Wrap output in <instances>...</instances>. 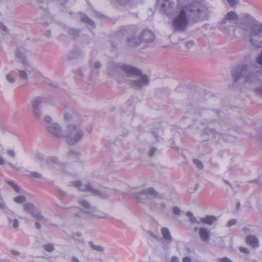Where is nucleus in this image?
<instances>
[{
    "label": "nucleus",
    "instance_id": "f257e3e1",
    "mask_svg": "<svg viewBox=\"0 0 262 262\" xmlns=\"http://www.w3.org/2000/svg\"><path fill=\"white\" fill-rule=\"evenodd\" d=\"M178 0H163L160 10L167 15H173L171 26L174 31H184L190 19L198 20L203 19L206 14V9L199 4L195 3L178 9Z\"/></svg>",
    "mask_w": 262,
    "mask_h": 262
},
{
    "label": "nucleus",
    "instance_id": "f03ea898",
    "mask_svg": "<svg viewBox=\"0 0 262 262\" xmlns=\"http://www.w3.org/2000/svg\"><path fill=\"white\" fill-rule=\"evenodd\" d=\"M235 82L250 85H258L262 82V66L256 64L242 65L233 74Z\"/></svg>",
    "mask_w": 262,
    "mask_h": 262
},
{
    "label": "nucleus",
    "instance_id": "7ed1b4c3",
    "mask_svg": "<svg viewBox=\"0 0 262 262\" xmlns=\"http://www.w3.org/2000/svg\"><path fill=\"white\" fill-rule=\"evenodd\" d=\"M129 84L136 89H142L148 85L149 79L141 71L132 66L125 65L122 67Z\"/></svg>",
    "mask_w": 262,
    "mask_h": 262
},
{
    "label": "nucleus",
    "instance_id": "20e7f679",
    "mask_svg": "<svg viewBox=\"0 0 262 262\" xmlns=\"http://www.w3.org/2000/svg\"><path fill=\"white\" fill-rule=\"evenodd\" d=\"M83 136L84 133L80 123L74 120V123L68 125L65 138L69 144L74 145L81 141Z\"/></svg>",
    "mask_w": 262,
    "mask_h": 262
},
{
    "label": "nucleus",
    "instance_id": "39448f33",
    "mask_svg": "<svg viewBox=\"0 0 262 262\" xmlns=\"http://www.w3.org/2000/svg\"><path fill=\"white\" fill-rule=\"evenodd\" d=\"M68 186L77 188L80 191L90 192L93 195L102 199H106L111 196L110 194L108 192L100 191L88 184L82 185L81 182L80 181L71 182L68 184Z\"/></svg>",
    "mask_w": 262,
    "mask_h": 262
},
{
    "label": "nucleus",
    "instance_id": "423d86ee",
    "mask_svg": "<svg viewBox=\"0 0 262 262\" xmlns=\"http://www.w3.org/2000/svg\"><path fill=\"white\" fill-rule=\"evenodd\" d=\"M250 41L252 45L257 48L262 47V25H253L251 28Z\"/></svg>",
    "mask_w": 262,
    "mask_h": 262
},
{
    "label": "nucleus",
    "instance_id": "0eeeda50",
    "mask_svg": "<svg viewBox=\"0 0 262 262\" xmlns=\"http://www.w3.org/2000/svg\"><path fill=\"white\" fill-rule=\"evenodd\" d=\"M159 193L153 188L150 187L141 190L135 194V197L140 203L145 202L152 198L158 197Z\"/></svg>",
    "mask_w": 262,
    "mask_h": 262
},
{
    "label": "nucleus",
    "instance_id": "6e6552de",
    "mask_svg": "<svg viewBox=\"0 0 262 262\" xmlns=\"http://www.w3.org/2000/svg\"><path fill=\"white\" fill-rule=\"evenodd\" d=\"M47 101V99L42 97H36L31 102L32 114L36 119L41 118L42 114L41 112V105Z\"/></svg>",
    "mask_w": 262,
    "mask_h": 262
},
{
    "label": "nucleus",
    "instance_id": "1a4fd4ad",
    "mask_svg": "<svg viewBox=\"0 0 262 262\" xmlns=\"http://www.w3.org/2000/svg\"><path fill=\"white\" fill-rule=\"evenodd\" d=\"M28 53L23 49H19L16 51V56L18 59L19 62L25 66V69L27 73L30 74L34 71V67L27 60Z\"/></svg>",
    "mask_w": 262,
    "mask_h": 262
},
{
    "label": "nucleus",
    "instance_id": "9d476101",
    "mask_svg": "<svg viewBox=\"0 0 262 262\" xmlns=\"http://www.w3.org/2000/svg\"><path fill=\"white\" fill-rule=\"evenodd\" d=\"M36 158L40 162H42L45 161L48 164L55 168H64V164L60 162L56 157H51L45 158L43 155L41 154H37L36 155Z\"/></svg>",
    "mask_w": 262,
    "mask_h": 262
},
{
    "label": "nucleus",
    "instance_id": "9b49d317",
    "mask_svg": "<svg viewBox=\"0 0 262 262\" xmlns=\"http://www.w3.org/2000/svg\"><path fill=\"white\" fill-rule=\"evenodd\" d=\"M89 219H103L107 217V214L93 207L88 211Z\"/></svg>",
    "mask_w": 262,
    "mask_h": 262
},
{
    "label": "nucleus",
    "instance_id": "f8f14e48",
    "mask_svg": "<svg viewBox=\"0 0 262 262\" xmlns=\"http://www.w3.org/2000/svg\"><path fill=\"white\" fill-rule=\"evenodd\" d=\"M47 131L55 136V137L60 138L63 137V134L59 125L56 123L49 124L47 126Z\"/></svg>",
    "mask_w": 262,
    "mask_h": 262
},
{
    "label": "nucleus",
    "instance_id": "ddd939ff",
    "mask_svg": "<svg viewBox=\"0 0 262 262\" xmlns=\"http://www.w3.org/2000/svg\"><path fill=\"white\" fill-rule=\"evenodd\" d=\"M127 42L129 47H137L142 42L141 36H140L139 34L134 33L127 38Z\"/></svg>",
    "mask_w": 262,
    "mask_h": 262
},
{
    "label": "nucleus",
    "instance_id": "4468645a",
    "mask_svg": "<svg viewBox=\"0 0 262 262\" xmlns=\"http://www.w3.org/2000/svg\"><path fill=\"white\" fill-rule=\"evenodd\" d=\"M199 236L201 241L205 244H208L210 240L211 232L206 227H201L199 231Z\"/></svg>",
    "mask_w": 262,
    "mask_h": 262
},
{
    "label": "nucleus",
    "instance_id": "2eb2a0df",
    "mask_svg": "<svg viewBox=\"0 0 262 262\" xmlns=\"http://www.w3.org/2000/svg\"><path fill=\"white\" fill-rule=\"evenodd\" d=\"M141 36L142 42H151L154 40L155 36L152 32L148 30H145L139 34Z\"/></svg>",
    "mask_w": 262,
    "mask_h": 262
},
{
    "label": "nucleus",
    "instance_id": "dca6fc26",
    "mask_svg": "<svg viewBox=\"0 0 262 262\" xmlns=\"http://www.w3.org/2000/svg\"><path fill=\"white\" fill-rule=\"evenodd\" d=\"M124 66H120L116 63H110L108 68V74L111 76H113L115 73L119 72L120 69L123 71L122 67Z\"/></svg>",
    "mask_w": 262,
    "mask_h": 262
},
{
    "label": "nucleus",
    "instance_id": "f3484780",
    "mask_svg": "<svg viewBox=\"0 0 262 262\" xmlns=\"http://www.w3.org/2000/svg\"><path fill=\"white\" fill-rule=\"evenodd\" d=\"M217 217L214 215H206L205 217H201L200 218L201 222L206 224L208 225H212L214 222H216Z\"/></svg>",
    "mask_w": 262,
    "mask_h": 262
},
{
    "label": "nucleus",
    "instance_id": "a211bd4d",
    "mask_svg": "<svg viewBox=\"0 0 262 262\" xmlns=\"http://www.w3.org/2000/svg\"><path fill=\"white\" fill-rule=\"evenodd\" d=\"M247 242L249 245L254 248H256L259 246L258 241L254 235H248L247 236Z\"/></svg>",
    "mask_w": 262,
    "mask_h": 262
},
{
    "label": "nucleus",
    "instance_id": "6ab92c4d",
    "mask_svg": "<svg viewBox=\"0 0 262 262\" xmlns=\"http://www.w3.org/2000/svg\"><path fill=\"white\" fill-rule=\"evenodd\" d=\"M183 51L187 52L189 50H192L195 47V42L192 40H190L186 42H182L181 43Z\"/></svg>",
    "mask_w": 262,
    "mask_h": 262
},
{
    "label": "nucleus",
    "instance_id": "aec40b11",
    "mask_svg": "<svg viewBox=\"0 0 262 262\" xmlns=\"http://www.w3.org/2000/svg\"><path fill=\"white\" fill-rule=\"evenodd\" d=\"M74 216L78 220L80 219H89L88 216V211H85L83 210H82L81 209H79V211L78 212L76 213Z\"/></svg>",
    "mask_w": 262,
    "mask_h": 262
},
{
    "label": "nucleus",
    "instance_id": "412c9836",
    "mask_svg": "<svg viewBox=\"0 0 262 262\" xmlns=\"http://www.w3.org/2000/svg\"><path fill=\"white\" fill-rule=\"evenodd\" d=\"M33 217H34L40 221H41L42 223L46 224L48 222V220L46 219L44 216H43L40 213L36 210H34V212H32L31 214Z\"/></svg>",
    "mask_w": 262,
    "mask_h": 262
},
{
    "label": "nucleus",
    "instance_id": "4be33fe9",
    "mask_svg": "<svg viewBox=\"0 0 262 262\" xmlns=\"http://www.w3.org/2000/svg\"><path fill=\"white\" fill-rule=\"evenodd\" d=\"M237 19V14L233 11L228 12L225 16L224 19L222 20L223 23H225L226 20H236Z\"/></svg>",
    "mask_w": 262,
    "mask_h": 262
},
{
    "label": "nucleus",
    "instance_id": "5701e85b",
    "mask_svg": "<svg viewBox=\"0 0 262 262\" xmlns=\"http://www.w3.org/2000/svg\"><path fill=\"white\" fill-rule=\"evenodd\" d=\"M89 246L91 248L95 251L98 252L102 253L104 251V247L100 245H95L93 242L90 241L88 243Z\"/></svg>",
    "mask_w": 262,
    "mask_h": 262
},
{
    "label": "nucleus",
    "instance_id": "b1692460",
    "mask_svg": "<svg viewBox=\"0 0 262 262\" xmlns=\"http://www.w3.org/2000/svg\"><path fill=\"white\" fill-rule=\"evenodd\" d=\"M162 234L163 237L167 241H171L172 238L170 235V231L168 229L165 227H163L161 229Z\"/></svg>",
    "mask_w": 262,
    "mask_h": 262
},
{
    "label": "nucleus",
    "instance_id": "393cba45",
    "mask_svg": "<svg viewBox=\"0 0 262 262\" xmlns=\"http://www.w3.org/2000/svg\"><path fill=\"white\" fill-rule=\"evenodd\" d=\"M219 111H214L212 110L208 111L207 112V114L209 116V122H214L215 119H217L219 117Z\"/></svg>",
    "mask_w": 262,
    "mask_h": 262
},
{
    "label": "nucleus",
    "instance_id": "a878e982",
    "mask_svg": "<svg viewBox=\"0 0 262 262\" xmlns=\"http://www.w3.org/2000/svg\"><path fill=\"white\" fill-rule=\"evenodd\" d=\"M80 19L83 23L88 24L89 26L92 27L93 28H95L96 25L95 22L92 20L91 18L88 17V16L82 15L80 18Z\"/></svg>",
    "mask_w": 262,
    "mask_h": 262
},
{
    "label": "nucleus",
    "instance_id": "bb28decb",
    "mask_svg": "<svg viewBox=\"0 0 262 262\" xmlns=\"http://www.w3.org/2000/svg\"><path fill=\"white\" fill-rule=\"evenodd\" d=\"M91 67L92 71L94 72V71H97L99 70L102 67V63L99 60L91 61Z\"/></svg>",
    "mask_w": 262,
    "mask_h": 262
},
{
    "label": "nucleus",
    "instance_id": "cd10ccee",
    "mask_svg": "<svg viewBox=\"0 0 262 262\" xmlns=\"http://www.w3.org/2000/svg\"><path fill=\"white\" fill-rule=\"evenodd\" d=\"M24 209L25 211L32 214V212L35 210L34 205L31 203H27L24 205Z\"/></svg>",
    "mask_w": 262,
    "mask_h": 262
},
{
    "label": "nucleus",
    "instance_id": "c85d7f7f",
    "mask_svg": "<svg viewBox=\"0 0 262 262\" xmlns=\"http://www.w3.org/2000/svg\"><path fill=\"white\" fill-rule=\"evenodd\" d=\"M78 204L81 207L86 209H89L90 210L92 208L91 204L86 200L83 199L79 200L78 201Z\"/></svg>",
    "mask_w": 262,
    "mask_h": 262
},
{
    "label": "nucleus",
    "instance_id": "c756f323",
    "mask_svg": "<svg viewBox=\"0 0 262 262\" xmlns=\"http://www.w3.org/2000/svg\"><path fill=\"white\" fill-rule=\"evenodd\" d=\"M69 34L74 38H77L79 36L80 30L74 28H70L68 30Z\"/></svg>",
    "mask_w": 262,
    "mask_h": 262
},
{
    "label": "nucleus",
    "instance_id": "7c9ffc66",
    "mask_svg": "<svg viewBox=\"0 0 262 262\" xmlns=\"http://www.w3.org/2000/svg\"><path fill=\"white\" fill-rule=\"evenodd\" d=\"M18 74L21 80H27L28 79V75L26 71L24 70H18Z\"/></svg>",
    "mask_w": 262,
    "mask_h": 262
},
{
    "label": "nucleus",
    "instance_id": "2f4dec72",
    "mask_svg": "<svg viewBox=\"0 0 262 262\" xmlns=\"http://www.w3.org/2000/svg\"><path fill=\"white\" fill-rule=\"evenodd\" d=\"M42 247L45 251L50 253L52 252L55 250L54 246L52 244H45L43 245Z\"/></svg>",
    "mask_w": 262,
    "mask_h": 262
},
{
    "label": "nucleus",
    "instance_id": "473e14b6",
    "mask_svg": "<svg viewBox=\"0 0 262 262\" xmlns=\"http://www.w3.org/2000/svg\"><path fill=\"white\" fill-rule=\"evenodd\" d=\"M8 220L9 221L10 223L12 224L13 227L14 228H17L19 226V222L17 219H12L9 217H8Z\"/></svg>",
    "mask_w": 262,
    "mask_h": 262
},
{
    "label": "nucleus",
    "instance_id": "72a5a7b5",
    "mask_svg": "<svg viewBox=\"0 0 262 262\" xmlns=\"http://www.w3.org/2000/svg\"><path fill=\"white\" fill-rule=\"evenodd\" d=\"M26 200V197L23 195L18 196L13 198V201L16 203H22Z\"/></svg>",
    "mask_w": 262,
    "mask_h": 262
},
{
    "label": "nucleus",
    "instance_id": "f704fd0d",
    "mask_svg": "<svg viewBox=\"0 0 262 262\" xmlns=\"http://www.w3.org/2000/svg\"><path fill=\"white\" fill-rule=\"evenodd\" d=\"M158 149L156 147H151L149 150L148 156L150 157H152L156 155V154L157 152Z\"/></svg>",
    "mask_w": 262,
    "mask_h": 262
},
{
    "label": "nucleus",
    "instance_id": "c9c22d12",
    "mask_svg": "<svg viewBox=\"0 0 262 262\" xmlns=\"http://www.w3.org/2000/svg\"><path fill=\"white\" fill-rule=\"evenodd\" d=\"M193 162L199 169H201L203 168V165L200 160L198 159H194L193 160Z\"/></svg>",
    "mask_w": 262,
    "mask_h": 262
},
{
    "label": "nucleus",
    "instance_id": "e433bc0d",
    "mask_svg": "<svg viewBox=\"0 0 262 262\" xmlns=\"http://www.w3.org/2000/svg\"><path fill=\"white\" fill-rule=\"evenodd\" d=\"M57 191L58 192V193L63 198H67L68 195L67 192L63 190L62 189L57 187L56 188Z\"/></svg>",
    "mask_w": 262,
    "mask_h": 262
},
{
    "label": "nucleus",
    "instance_id": "4c0bfd02",
    "mask_svg": "<svg viewBox=\"0 0 262 262\" xmlns=\"http://www.w3.org/2000/svg\"><path fill=\"white\" fill-rule=\"evenodd\" d=\"M29 176L36 179H41L42 178V174L37 171L30 172Z\"/></svg>",
    "mask_w": 262,
    "mask_h": 262
},
{
    "label": "nucleus",
    "instance_id": "58836bf2",
    "mask_svg": "<svg viewBox=\"0 0 262 262\" xmlns=\"http://www.w3.org/2000/svg\"><path fill=\"white\" fill-rule=\"evenodd\" d=\"M69 156L71 159H73L74 158L78 159L80 155L76 152L70 151L69 152Z\"/></svg>",
    "mask_w": 262,
    "mask_h": 262
},
{
    "label": "nucleus",
    "instance_id": "ea45409f",
    "mask_svg": "<svg viewBox=\"0 0 262 262\" xmlns=\"http://www.w3.org/2000/svg\"><path fill=\"white\" fill-rule=\"evenodd\" d=\"M7 183L9 185L11 186L16 192H18L19 191V187L16 185H15L13 182L7 181Z\"/></svg>",
    "mask_w": 262,
    "mask_h": 262
},
{
    "label": "nucleus",
    "instance_id": "a19ab883",
    "mask_svg": "<svg viewBox=\"0 0 262 262\" xmlns=\"http://www.w3.org/2000/svg\"><path fill=\"white\" fill-rule=\"evenodd\" d=\"M260 84L261 85L258 88H256L254 91L256 94L262 96V82Z\"/></svg>",
    "mask_w": 262,
    "mask_h": 262
},
{
    "label": "nucleus",
    "instance_id": "79ce46f5",
    "mask_svg": "<svg viewBox=\"0 0 262 262\" xmlns=\"http://www.w3.org/2000/svg\"><path fill=\"white\" fill-rule=\"evenodd\" d=\"M6 79L10 83H14L15 81V80L14 78L12 77L10 74H8L6 75Z\"/></svg>",
    "mask_w": 262,
    "mask_h": 262
},
{
    "label": "nucleus",
    "instance_id": "37998d69",
    "mask_svg": "<svg viewBox=\"0 0 262 262\" xmlns=\"http://www.w3.org/2000/svg\"><path fill=\"white\" fill-rule=\"evenodd\" d=\"M236 223H237V220L236 219H231L228 221L227 226L230 227V226H232L236 224Z\"/></svg>",
    "mask_w": 262,
    "mask_h": 262
},
{
    "label": "nucleus",
    "instance_id": "c03bdc74",
    "mask_svg": "<svg viewBox=\"0 0 262 262\" xmlns=\"http://www.w3.org/2000/svg\"><path fill=\"white\" fill-rule=\"evenodd\" d=\"M63 117L64 120L67 121H70L72 119V115L69 113H64Z\"/></svg>",
    "mask_w": 262,
    "mask_h": 262
},
{
    "label": "nucleus",
    "instance_id": "a18cd8bd",
    "mask_svg": "<svg viewBox=\"0 0 262 262\" xmlns=\"http://www.w3.org/2000/svg\"><path fill=\"white\" fill-rule=\"evenodd\" d=\"M173 214L176 215H179L181 212L180 209L178 207H174L172 209Z\"/></svg>",
    "mask_w": 262,
    "mask_h": 262
},
{
    "label": "nucleus",
    "instance_id": "49530a36",
    "mask_svg": "<svg viewBox=\"0 0 262 262\" xmlns=\"http://www.w3.org/2000/svg\"><path fill=\"white\" fill-rule=\"evenodd\" d=\"M7 154L8 156L12 158H14L15 157V152L13 150L9 149L7 151Z\"/></svg>",
    "mask_w": 262,
    "mask_h": 262
},
{
    "label": "nucleus",
    "instance_id": "de8ad7c7",
    "mask_svg": "<svg viewBox=\"0 0 262 262\" xmlns=\"http://www.w3.org/2000/svg\"><path fill=\"white\" fill-rule=\"evenodd\" d=\"M208 134H213V135H219V136L222 135V134H220L219 133V132H216L215 129H209L208 130Z\"/></svg>",
    "mask_w": 262,
    "mask_h": 262
},
{
    "label": "nucleus",
    "instance_id": "09e8293b",
    "mask_svg": "<svg viewBox=\"0 0 262 262\" xmlns=\"http://www.w3.org/2000/svg\"><path fill=\"white\" fill-rule=\"evenodd\" d=\"M218 260L220 262H232L230 259L226 257L219 258Z\"/></svg>",
    "mask_w": 262,
    "mask_h": 262
},
{
    "label": "nucleus",
    "instance_id": "8fccbe9b",
    "mask_svg": "<svg viewBox=\"0 0 262 262\" xmlns=\"http://www.w3.org/2000/svg\"><path fill=\"white\" fill-rule=\"evenodd\" d=\"M239 251L242 253H245V254L249 253V251L248 249L247 248H246L240 247Z\"/></svg>",
    "mask_w": 262,
    "mask_h": 262
},
{
    "label": "nucleus",
    "instance_id": "3c124183",
    "mask_svg": "<svg viewBox=\"0 0 262 262\" xmlns=\"http://www.w3.org/2000/svg\"><path fill=\"white\" fill-rule=\"evenodd\" d=\"M120 5H124L127 4L129 0H116Z\"/></svg>",
    "mask_w": 262,
    "mask_h": 262
},
{
    "label": "nucleus",
    "instance_id": "603ef678",
    "mask_svg": "<svg viewBox=\"0 0 262 262\" xmlns=\"http://www.w3.org/2000/svg\"><path fill=\"white\" fill-rule=\"evenodd\" d=\"M190 222L193 223H197V224H199L200 222H199V221H198L196 219L195 217L194 216H191V217L190 218Z\"/></svg>",
    "mask_w": 262,
    "mask_h": 262
},
{
    "label": "nucleus",
    "instance_id": "864d4df0",
    "mask_svg": "<svg viewBox=\"0 0 262 262\" xmlns=\"http://www.w3.org/2000/svg\"><path fill=\"white\" fill-rule=\"evenodd\" d=\"M182 260V262H192L191 259L188 256L184 257Z\"/></svg>",
    "mask_w": 262,
    "mask_h": 262
},
{
    "label": "nucleus",
    "instance_id": "5fc2aeb1",
    "mask_svg": "<svg viewBox=\"0 0 262 262\" xmlns=\"http://www.w3.org/2000/svg\"><path fill=\"white\" fill-rule=\"evenodd\" d=\"M44 35L47 37H51V31L50 30H46L43 33Z\"/></svg>",
    "mask_w": 262,
    "mask_h": 262
},
{
    "label": "nucleus",
    "instance_id": "6e6d98bb",
    "mask_svg": "<svg viewBox=\"0 0 262 262\" xmlns=\"http://www.w3.org/2000/svg\"><path fill=\"white\" fill-rule=\"evenodd\" d=\"M179 259L177 256H172L170 258V262H179Z\"/></svg>",
    "mask_w": 262,
    "mask_h": 262
},
{
    "label": "nucleus",
    "instance_id": "4d7b16f0",
    "mask_svg": "<svg viewBox=\"0 0 262 262\" xmlns=\"http://www.w3.org/2000/svg\"><path fill=\"white\" fill-rule=\"evenodd\" d=\"M1 28L4 31L7 32L8 30L7 27L4 25L3 23L0 24Z\"/></svg>",
    "mask_w": 262,
    "mask_h": 262
},
{
    "label": "nucleus",
    "instance_id": "13d9d810",
    "mask_svg": "<svg viewBox=\"0 0 262 262\" xmlns=\"http://www.w3.org/2000/svg\"><path fill=\"white\" fill-rule=\"evenodd\" d=\"M44 119L47 122H50L52 121V118L49 116H46Z\"/></svg>",
    "mask_w": 262,
    "mask_h": 262
},
{
    "label": "nucleus",
    "instance_id": "bf43d9fd",
    "mask_svg": "<svg viewBox=\"0 0 262 262\" xmlns=\"http://www.w3.org/2000/svg\"><path fill=\"white\" fill-rule=\"evenodd\" d=\"M5 208H6V205L5 203L3 202H0V209L4 210Z\"/></svg>",
    "mask_w": 262,
    "mask_h": 262
},
{
    "label": "nucleus",
    "instance_id": "052dcab7",
    "mask_svg": "<svg viewBox=\"0 0 262 262\" xmlns=\"http://www.w3.org/2000/svg\"><path fill=\"white\" fill-rule=\"evenodd\" d=\"M11 253L12 254H13L14 255H16V256H18L20 254V253L18 251L14 250H12Z\"/></svg>",
    "mask_w": 262,
    "mask_h": 262
},
{
    "label": "nucleus",
    "instance_id": "680f3d73",
    "mask_svg": "<svg viewBox=\"0 0 262 262\" xmlns=\"http://www.w3.org/2000/svg\"><path fill=\"white\" fill-rule=\"evenodd\" d=\"M228 3L231 6H234L235 4V0H227Z\"/></svg>",
    "mask_w": 262,
    "mask_h": 262
},
{
    "label": "nucleus",
    "instance_id": "e2e57ef3",
    "mask_svg": "<svg viewBox=\"0 0 262 262\" xmlns=\"http://www.w3.org/2000/svg\"><path fill=\"white\" fill-rule=\"evenodd\" d=\"M72 262H80L79 260L75 256H73L71 258Z\"/></svg>",
    "mask_w": 262,
    "mask_h": 262
},
{
    "label": "nucleus",
    "instance_id": "0e129e2a",
    "mask_svg": "<svg viewBox=\"0 0 262 262\" xmlns=\"http://www.w3.org/2000/svg\"><path fill=\"white\" fill-rule=\"evenodd\" d=\"M159 205H160V207L161 209H165L166 206V205L165 203H162Z\"/></svg>",
    "mask_w": 262,
    "mask_h": 262
},
{
    "label": "nucleus",
    "instance_id": "69168bd1",
    "mask_svg": "<svg viewBox=\"0 0 262 262\" xmlns=\"http://www.w3.org/2000/svg\"><path fill=\"white\" fill-rule=\"evenodd\" d=\"M35 227L37 229H40L41 228V225L37 222H35Z\"/></svg>",
    "mask_w": 262,
    "mask_h": 262
},
{
    "label": "nucleus",
    "instance_id": "338daca9",
    "mask_svg": "<svg viewBox=\"0 0 262 262\" xmlns=\"http://www.w3.org/2000/svg\"><path fill=\"white\" fill-rule=\"evenodd\" d=\"M186 215L188 217H191V216H193V213L191 211H187L186 213Z\"/></svg>",
    "mask_w": 262,
    "mask_h": 262
},
{
    "label": "nucleus",
    "instance_id": "774afa93",
    "mask_svg": "<svg viewBox=\"0 0 262 262\" xmlns=\"http://www.w3.org/2000/svg\"><path fill=\"white\" fill-rule=\"evenodd\" d=\"M8 164L11 166V167L13 169H17L18 170V169L17 168V167L16 166H15L14 164L11 163H9Z\"/></svg>",
    "mask_w": 262,
    "mask_h": 262
}]
</instances>
